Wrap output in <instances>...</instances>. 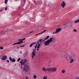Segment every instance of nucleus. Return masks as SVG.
<instances>
[{"label": "nucleus", "mask_w": 79, "mask_h": 79, "mask_svg": "<svg viewBox=\"0 0 79 79\" xmlns=\"http://www.w3.org/2000/svg\"><path fill=\"white\" fill-rule=\"evenodd\" d=\"M21 60V58H19L18 60H17V61L18 62H19V60Z\"/></svg>", "instance_id": "obj_31"}, {"label": "nucleus", "mask_w": 79, "mask_h": 79, "mask_svg": "<svg viewBox=\"0 0 79 79\" xmlns=\"http://www.w3.org/2000/svg\"><path fill=\"white\" fill-rule=\"evenodd\" d=\"M7 59V56H3L2 58H1L2 60H6Z\"/></svg>", "instance_id": "obj_12"}, {"label": "nucleus", "mask_w": 79, "mask_h": 79, "mask_svg": "<svg viewBox=\"0 0 79 79\" xmlns=\"http://www.w3.org/2000/svg\"><path fill=\"white\" fill-rule=\"evenodd\" d=\"M15 1H17V0H15Z\"/></svg>", "instance_id": "obj_52"}, {"label": "nucleus", "mask_w": 79, "mask_h": 79, "mask_svg": "<svg viewBox=\"0 0 79 79\" xmlns=\"http://www.w3.org/2000/svg\"><path fill=\"white\" fill-rule=\"evenodd\" d=\"M40 4H42V2L41 1H40L38 3V5H40Z\"/></svg>", "instance_id": "obj_28"}, {"label": "nucleus", "mask_w": 79, "mask_h": 79, "mask_svg": "<svg viewBox=\"0 0 79 79\" xmlns=\"http://www.w3.org/2000/svg\"><path fill=\"white\" fill-rule=\"evenodd\" d=\"M72 25V23L70 22H68L67 23L64 24V28L66 27H68V26H71Z\"/></svg>", "instance_id": "obj_6"}, {"label": "nucleus", "mask_w": 79, "mask_h": 79, "mask_svg": "<svg viewBox=\"0 0 79 79\" xmlns=\"http://www.w3.org/2000/svg\"><path fill=\"white\" fill-rule=\"evenodd\" d=\"M18 41H22V39H19L18 40Z\"/></svg>", "instance_id": "obj_36"}, {"label": "nucleus", "mask_w": 79, "mask_h": 79, "mask_svg": "<svg viewBox=\"0 0 79 79\" xmlns=\"http://www.w3.org/2000/svg\"><path fill=\"white\" fill-rule=\"evenodd\" d=\"M9 60L11 62H15L16 61V60L15 59H13L11 57H9Z\"/></svg>", "instance_id": "obj_11"}, {"label": "nucleus", "mask_w": 79, "mask_h": 79, "mask_svg": "<svg viewBox=\"0 0 79 79\" xmlns=\"http://www.w3.org/2000/svg\"><path fill=\"white\" fill-rule=\"evenodd\" d=\"M36 50V49H34L33 50V51L32 52L31 58L32 59H34V57L35 56V53H36V51H35V50Z\"/></svg>", "instance_id": "obj_7"}, {"label": "nucleus", "mask_w": 79, "mask_h": 79, "mask_svg": "<svg viewBox=\"0 0 79 79\" xmlns=\"http://www.w3.org/2000/svg\"><path fill=\"white\" fill-rule=\"evenodd\" d=\"M35 5H37V3H35Z\"/></svg>", "instance_id": "obj_50"}, {"label": "nucleus", "mask_w": 79, "mask_h": 79, "mask_svg": "<svg viewBox=\"0 0 79 79\" xmlns=\"http://www.w3.org/2000/svg\"><path fill=\"white\" fill-rule=\"evenodd\" d=\"M42 34V32L41 33H40L38 34V35H40V34Z\"/></svg>", "instance_id": "obj_46"}, {"label": "nucleus", "mask_w": 79, "mask_h": 79, "mask_svg": "<svg viewBox=\"0 0 79 79\" xmlns=\"http://www.w3.org/2000/svg\"><path fill=\"white\" fill-rule=\"evenodd\" d=\"M36 44V42L31 44L30 45V47H32V46L34 45V44Z\"/></svg>", "instance_id": "obj_17"}, {"label": "nucleus", "mask_w": 79, "mask_h": 79, "mask_svg": "<svg viewBox=\"0 0 79 79\" xmlns=\"http://www.w3.org/2000/svg\"><path fill=\"white\" fill-rule=\"evenodd\" d=\"M26 0H23V1L24 2V4H25V3L26 2Z\"/></svg>", "instance_id": "obj_35"}, {"label": "nucleus", "mask_w": 79, "mask_h": 79, "mask_svg": "<svg viewBox=\"0 0 79 79\" xmlns=\"http://www.w3.org/2000/svg\"><path fill=\"white\" fill-rule=\"evenodd\" d=\"M79 79V77H76V78H75V79Z\"/></svg>", "instance_id": "obj_39"}, {"label": "nucleus", "mask_w": 79, "mask_h": 79, "mask_svg": "<svg viewBox=\"0 0 79 79\" xmlns=\"http://www.w3.org/2000/svg\"><path fill=\"white\" fill-rule=\"evenodd\" d=\"M24 5H23V6H24Z\"/></svg>", "instance_id": "obj_55"}, {"label": "nucleus", "mask_w": 79, "mask_h": 79, "mask_svg": "<svg viewBox=\"0 0 79 79\" xmlns=\"http://www.w3.org/2000/svg\"><path fill=\"white\" fill-rule=\"evenodd\" d=\"M23 70L25 72H28L29 69H30L29 65L28 64L25 65L23 68Z\"/></svg>", "instance_id": "obj_3"}, {"label": "nucleus", "mask_w": 79, "mask_h": 79, "mask_svg": "<svg viewBox=\"0 0 79 79\" xmlns=\"http://www.w3.org/2000/svg\"><path fill=\"white\" fill-rule=\"evenodd\" d=\"M1 11V10H0V11Z\"/></svg>", "instance_id": "obj_57"}, {"label": "nucleus", "mask_w": 79, "mask_h": 79, "mask_svg": "<svg viewBox=\"0 0 79 79\" xmlns=\"http://www.w3.org/2000/svg\"><path fill=\"white\" fill-rule=\"evenodd\" d=\"M46 31H47V30H46L44 31H43L42 32V34H43V33H44V32H46Z\"/></svg>", "instance_id": "obj_30"}, {"label": "nucleus", "mask_w": 79, "mask_h": 79, "mask_svg": "<svg viewBox=\"0 0 79 79\" xmlns=\"http://www.w3.org/2000/svg\"><path fill=\"white\" fill-rule=\"evenodd\" d=\"M33 31H31L30 33H29V34H31V33H32L33 32Z\"/></svg>", "instance_id": "obj_43"}, {"label": "nucleus", "mask_w": 79, "mask_h": 79, "mask_svg": "<svg viewBox=\"0 0 79 79\" xmlns=\"http://www.w3.org/2000/svg\"><path fill=\"white\" fill-rule=\"evenodd\" d=\"M1 11H2V10H1Z\"/></svg>", "instance_id": "obj_54"}, {"label": "nucleus", "mask_w": 79, "mask_h": 79, "mask_svg": "<svg viewBox=\"0 0 79 79\" xmlns=\"http://www.w3.org/2000/svg\"><path fill=\"white\" fill-rule=\"evenodd\" d=\"M8 0H5L4 3H5V4H7V3H8Z\"/></svg>", "instance_id": "obj_21"}, {"label": "nucleus", "mask_w": 79, "mask_h": 79, "mask_svg": "<svg viewBox=\"0 0 79 79\" xmlns=\"http://www.w3.org/2000/svg\"><path fill=\"white\" fill-rule=\"evenodd\" d=\"M1 58L3 57V55H1Z\"/></svg>", "instance_id": "obj_44"}, {"label": "nucleus", "mask_w": 79, "mask_h": 79, "mask_svg": "<svg viewBox=\"0 0 79 79\" xmlns=\"http://www.w3.org/2000/svg\"><path fill=\"white\" fill-rule=\"evenodd\" d=\"M37 44H36V45L35 46V48L36 49V48H37Z\"/></svg>", "instance_id": "obj_26"}, {"label": "nucleus", "mask_w": 79, "mask_h": 79, "mask_svg": "<svg viewBox=\"0 0 79 79\" xmlns=\"http://www.w3.org/2000/svg\"><path fill=\"white\" fill-rule=\"evenodd\" d=\"M78 32H79V31H78Z\"/></svg>", "instance_id": "obj_59"}, {"label": "nucleus", "mask_w": 79, "mask_h": 79, "mask_svg": "<svg viewBox=\"0 0 79 79\" xmlns=\"http://www.w3.org/2000/svg\"><path fill=\"white\" fill-rule=\"evenodd\" d=\"M22 68V66H21V68Z\"/></svg>", "instance_id": "obj_56"}, {"label": "nucleus", "mask_w": 79, "mask_h": 79, "mask_svg": "<svg viewBox=\"0 0 79 79\" xmlns=\"http://www.w3.org/2000/svg\"><path fill=\"white\" fill-rule=\"evenodd\" d=\"M52 42H56V39H53Z\"/></svg>", "instance_id": "obj_22"}, {"label": "nucleus", "mask_w": 79, "mask_h": 79, "mask_svg": "<svg viewBox=\"0 0 79 79\" xmlns=\"http://www.w3.org/2000/svg\"><path fill=\"white\" fill-rule=\"evenodd\" d=\"M76 56L74 55V54H73L71 55H69L66 56V59L67 60H69L70 59H76Z\"/></svg>", "instance_id": "obj_1"}, {"label": "nucleus", "mask_w": 79, "mask_h": 79, "mask_svg": "<svg viewBox=\"0 0 79 79\" xmlns=\"http://www.w3.org/2000/svg\"><path fill=\"white\" fill-rule=\"evenodd\" d=\"M5 11L7 10V7H6H6L5 8Z\"/></svg>", "instance_id": "obj_32"}, {"label": "nucleus", "mask_w": 79, "mask_h": 79, "mask_svg": "<svg viewBox=\"0 0 79 79\" xmlns=\"http://www.w3.org/2000/svg\"><path fill=\"white\" fill-rule=\"evenodd\" d=\"M52 62L51 60H50V61H49V63H51Z\"/></svg>", "instance_id": "obj_45"}, {"label": "nucleus", "mask_w": 79, "mask_h": 79, "mask_svg": "<svg viewBox=\"0 0 79 79\" xmlns=\"http://www.w3.org/2000/svg\"><path fill=\"white\" fill-rule=\"evenodd\" d=\"M41 44H38L37 48H38L37 49V51H38L39 50V49L40 48V45Z\"/></svg>", "instance_id": "obj_16"}, {"label": "nucleus", "mask_w": 79, "mask_h": 79, "mask_svg": "<svg viewBox=\"0 0 79 79\" xmlns=\"http://www.w3.org/2000/svg\"><path fill=\"white\" fill-rule=\"evenodd\" d=\"M61 31V29L60 28H58V29H57L56 30V33H58V32H60Z\"/></svg>", "instance_id": "obj_13"}, {"label": "nucleus", "mask_w": 79, "mask_h": 79, "mask_svg": "<svg viewBox=\"0 0 79 79\" xmlns=\"http://www.w3.org/2000/svg\"><path fill=\"white\" fill-rule=\"evenodd\" d=\"M43 79H47V76H44V77Z\"/></svg>", "instance_id": "obj_23"}, {"label": "nucleus", "mask_w": 79, "mask_h": 79, "mask_svg": "<svg viewBox=\"0 0 79 79\" xmlns=\"http://www.w3.org/2000/svg\"><path fill=\"white\" fill-rule=\"evenodd\" d=\"M7 31H11V30L10 29H8L7 30Z\"/></svg>", "instance_id": "obj_37"}, {"label": "nucleus", "mask_w": 79, "mask_h": 79, "mask_svg": "<svg viewBox=\"0 0 79 79\" xmlns=\"http://www.w3.org/2000/svg\"><path fill=\"white\" fill-rule=\"evenodd\" d=\"M26 77V79H29V78L28 77Z\"/></svg>", "instance_id": "obj_40"}, {"label": "nucleus", "mask_w": 79, "mask_h": 79, "mask_svg": "<svg viewBox=\"0 0 79 79\" xmlns=\"http://www.w3.org/2000/svg\"><path fill=\"white\" fill-rule=\"evenodd\" d=\"M23 41H20L18 42L17 43H15L13 44V45H18L19 44H23Z\"/></svg>", "instance_id": "obj_8"}, {"label": "nucleus", "mask_w": 79, "mask_h": 79, "mask_svg": "<svg viewBox=\"0 0 79 79\" xmlns=\"http://www.w3.org/2000/svg\"><path fill=\"white\" fill-rule=\"evenodd\" d=\"M20 53H22V52H21V51H20Z\"/></svg>", "instance_id": "obj_49"}, {"label": "nucleus", "mask_w": 79, "mask_h": 79, "mask_svg": "<svg viewBox=\"0 0 79 79\" xmlns=\"http://www.w3.org/2000/svg\"><path fill=\"white\" fill-rule=\"evenodd\" d=\"M53 34H57V33H56V32H53Z\"/></svg>", "instance_id": "obj_42"}, {"label": "nucleus", "mask_w": 79, "mask_h": 79, "mask_svg": "<svg viewBox=\"0 0 79 79\" xmlns=\"http://www.w3.org/2000/svg\"><path fill=\"white\" fill-rule=\"evenodd\" d=\"M53 38H51L49 39L47 41H46L44 43V44L45 46L47 45H49V44L53 41Z\"/></svg>", "instance_id": "obj_2"}, {"label": "nucleus", "mask_w": 79, "mask_h": 79, "mask_svg": "<svg viewBox=\"0 0 79 79\" xmlns=\"http://www.w3.org/2000/svg\"><path fill=\"white\" fill-rule=\"evenodd\" d=\"M34 3H35V1L34 2Z\"/></svg>", "instance_id": "obj_53"}, {"label": "nucleus", "mask_w": 79, "mask_h": 79, "mask_svg": "<svg viewBox=\"0 0 79 79\" xmlns=\"http://www.w3.org/2000/svg\"><path fill=\"white\" fill-rule=\"evenodd\" d=\"M69 60H70V63H73V62H74V60H76V59H73Z\"/></svg>", "instance_id": "obj_15"}, {"label": "nucleus", "mask_w": 79, "mask_h": 79, "mask_svg": "<svg viewBox=\"0 0 79 79\" xmlns=\"http://www.w3.org/2000/svg\"><path fill=\"white\" fill-rule=\"evenodd\" d=\"M6 61H7V63H9V62H10V61L8 60H6Z\"/></svg>", "instance_id": "obj_38"}, {"label": "nucleus", "mask_w": 79, "mask_h": 79, "mask_svg": "<svg viewBox=\"0 0 79 79\" xmlns=\"http://www.w3.org/2000/svg\"><path fill=\"white\" fill-rule=\"evenodd\" d=\"M42 42V39H41L39 40V41L37 42V44H39L41 43Z\"/></svg>", "instance_id": "obj_14"}, {"label": "nucleus", "mask_w": 79, "mask_h": 79, "mask_svg": "<svg viewBox=\"0 0 79 79\" xmlns=\"http://www.w3.org/2000/svg\"><path fill=\"white\" fill-rule=\"evenodd\" d=\"M75 23H76V24L77 23H79V20H76L74 22Z\"/></svg>", "instance_id": "obj_20"}, {"label": "nucleus", "mask_w": 79, "mask_h": 79, "mask_svg": "<svg viewBox=\"0 0 79 79\" xmlns=\"http://www.w3.org/2000/svg\"><path fill=\"white\" fill-rule=\"evenodd\" d=\"M19 48L18 47V48Z\"/></svg>", "instance_id": "obj_51"}, {"label": "nucleus", "mask_w": 79, "mask_h": 79, "mask_svg": "<svg viewBox=\"0 0 79 79\" xmlns=\"http://www.w3.org/2000/svg\"><path fill=\"white\" fill-rule=\"evenodd\" d=\"M48 38H49V36H47L46 37V38L45 39H44V40H43V41H45V40H47V39H48Z\"/></svg>", "instance_id": "obj_18"}, {"label": "nucleus", "mask_w": 79, "mask_h": 79, "mask_svg": "<svg viewBox=\"0 0 79 79\" xmlns=\"http://www.w3.org/2000/svg\"><path fill=\"white\" fill-rule=\"evenodd\" d=\"M42 34V32L41 33H40L38 34V35H40V34Z\"/></svg>", "instance_id": "obj_47"}, {"label": "nucleus", "mask_w": 79, "mask_h": 79, "mask_svg": "<svg viewBox=\"0 0 79 79\" xmlns=\"http://www.w3.org/2000/svg\"><path fill=\"white\" fill-rule=\"evenodd\" d=\"M33 78L34 79H36L37 78V76H36V75H34L33 76Z\"/></svg>", "instance_id": "obj_24"}, {"label": "nucleus", "mask_w": 79, "mask_h": 79, "mask_svg": "<svg viewBox=\"0 0 79 79\" xmlns=\"http://www.w3.org/2000/svg\"><path fill=\"white\" fill-rule=\"evenodd\" d=\"M16 64L15 65V66Z\"/></svg>", "instance_id": "obj_58"}, {"label": "nucleus", "mask_w": 79, "mask_h": 79, "mask_svg": "<svg viewBox=\"0 0 79 79\" xmlns=\"http://www.w3.org/2000/svg\"><path fill=\"white\" fill-rule=\"evenodd\" d=\"M57 68L56 67L49 68V72H55L56 71Z\"/></svg>", "instance_id": "obj_5"}, {"label": "nucleus", "mask_w": 79, "mask_h": 79, "mask_svg": "<svg viewBox=\"0 0 79 79\" xmlns=\"http://www.w3.org/2000/svg\"><path fill=\"white\" fill-rule=\"evenodd\" d=\"M62 73H65V70H62Z\"/></svg>", "instance_id": "obj_25"}, {"label": "nucleus", "mask_w": 79, "mask_h": 79, "mask_svg": "<svg viewBox=\"0 0 79 79\" xmlns=\"http://www.w3.org/2000/svg\"><path fill=\"white\" fill-rule=\"evenodd\" d=\"M24 46H25V45H22V46H20V47H24Z\"/></svg>", "instance_id": "obj_34"}, {"label": "nucleus", "mask_w": 79, "mask_h": 79, "mask_svg": "<svg viewBox=\"0 0 79 79\" xmlns=\"http://www.w3.org/2000/svg\"><path fill=\"white\" fill-rule=\"evenodd\" d=\"M42 69L43 71H44V72H45L46 71H48V72H49V68H48L46 69L44 67H43L42 68Z\"/></svg>", "instance_id": "obj_10"}, {"label": "nucleus", "mask_w": 79, "mask_h": 79, "mask_svg": "<svg viewBox=\"0 0 79 79\" xmlns=\"http://www.w3.org/2000/svg\"><path fill=\"white\" fill-rule=\"evenodd\" d=\"M26 40V38H24L22 39V41H23V40Z\"/></svg>", "instance_id": "obj_33"}, {"label": "nucleus", "mask_w": 79, "mask_h": 79, "mask_svg": "<svg viewBox=\"0 0 79 79\" xmlns=\"http://www.w3.org/2000/svg\"><path fill=\"white\" fill-rule=\"evenodd\" d=\"M73 31H74V32H77V31L76 29H74L73 30Z\"/></svg>", "instance_id": "obj_29"}, {"label": "nucleus", "mask_w": 79, "mask_h": 79, "mask_svg": "<svg viewBox=\"0 0 79 79\" xmlns=\"http://www.w3.org/2000/svg\"><path fill=\"white\" fill-rule=\"evenodd\" d=\"M7 32V31H5L4 32L3 31H2L0 33V34L2 35V34H3L5 33V32Z\"/></svg>", "instance_id": "obj_19"}, {"label": "nucleus", "mask_w": 79, "mask_h": 79, "mask_svg": "<svg viewBox=\"0 0 79 79\" xmlns=\"http://www.w3.org/2000/svg\"><path fill=\"white\" fill-rule=\"evenodd\" d=\"M43 27V29H45V27L43 26L41 27Z\"/></svg>", "instance_id": "obj_41"}, {"label": "nucleus", "mask_w": 79, "mask_h": 79, "mask_svg": "<svg viewBox=\"0 0 79 79\" xmlns=\"http://www.w3.org/2000/svg\"><path fill=\"white\" fill-rule=\"evenodd\" d=\"M39 35L38 34H37L36 35Z\"/></svg>", "instance_id": "obj_48"}, {"label": "nucleus", "mask_w": 79, "mask_h": 79, "mask_svg": "<svg viewBox=\"0 0 79 79\" xmlns=\"http://www.w3.org/2000/svg\"><path fill=\"white\" fill-rule=\"evenodd\" d=\"M0 49H1V50H3V47H0Z\"/></svg>", "instance_id": "obj_27"}, {"label": "nucleus", "mask_w": 79, "mask_h": 79, "mask_svg": "<svg viewBox=\"0 0 79 79\" xmlns=\"http://www.w3.org/2000/svg\"><path fill=\"white\" fill-rule=\"evenodd\" d=\"M27 62V60L24 59L21 60L20 63L21 65H24V64H25Z\"/></svg>", "instance_id": "obj_4"}, {"label": "nucleus", "mask_w": 79, "mask_h": 79, "mask_svg": "<svg viewBox=\"0 0 79 79\" xmlns=\"http://www.w3.org/2000/svg\"><path fill=\"white\" fill-rule=\"evenodd\" d=\"M61 6L63 8H64V6H66V2L63 1H62V2L61 3Z\"/></svg>", "instance_id": "obj_9"}]
</instances>
